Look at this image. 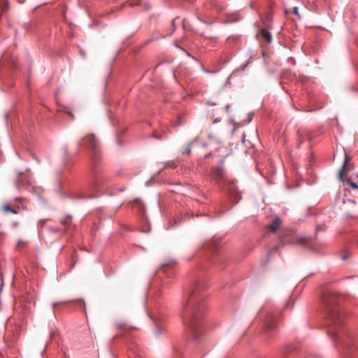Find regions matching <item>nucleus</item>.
Wrapping results in <instances>:
<instances>
[{"mask_svg":"<svg viewBox=\"0 0 358 358\" xmlns=\"http://www.w3.org/2000/svg\"><path fill=\"white\" fill-rule=\"evenodd\" d=\"M17 1L20 3H23L25 0H17Z\"/></svg>","mask_w":358,"mask_h":358,"instance_id":"a19ab883","label":"nucleus"},{"mask_svg":"<svg viewBox=\"0 0 358 358\" xmlns=\"http://www.w3.org/2000/svg\"><path fill=\"white\" fill-rule=\"evenodd\" d=\"M154 137L157 139H162L163 138V136H157V135H155Z\"/></svg>","mask_w":358,"mask_h":358,"instance_id":"72a5a7b5","label":"nucleus"},{"mask_svg":"<svg viewBox=\"0 0 358 358\" xmlns=\"http://www.w3.org/2000/svg\"><path fill=\"white\" fill-rule=\"evenodd\" d=\"M203 147H206V146H207V143H203Z\"/></svg>","mask_w":358,"mask_h":358,"instance_id":"c03bdc74","label":"nucleus"},{"mask_svg":"<svg viewBox=\"0 0 358 358\" xmlns=\"http://www.w3.org/2000/svg\"><path fill=\"white\" fill-rule=\"evenodd\" d=\"M65 197H68V198H70L71 199H74V200H79V199H90V198H92V196H87L83 193H80V194H73L71 195H69V196H65Z\"/></svg>","mask_w":358,"mask_h":358,"instance_id":"f8f14e48","label":"nucleus"},{"mask_svg":"<svg viewBox=\"0 0 358 358\" xmlns=\"http://www.w3.org/2000/svg\"><path fill=\"white\" fill-rule=\"evenodd\" d=\"M155 326H156V329L155 330V332H154L155 335V336H159L160 335H162L164 333V329L157 323H156Z\"/></svg>","mask_w":358,"mask_h":358,"instance_id":"2eb2a0df","label":"nucleus"},{"mask_svg":"<svg viewBox=\"0 0 358 358\" xmlns=\"http://www.w3.org/2000/svg\"><path fill=\"white\" fill-rule=\"evenodd\" d=\"M140 3V0H134V2L132 3V5H137Z\"/></svg>","mask_w":358,"mask_h":358,"instance_id":"f704fd0d","label":"nucleus"},{"mask_svg":"<svg viewBox=\"0 0 358 358\" xmlns=\"http://www.w3.org/2000/svg\"><path fill=\"white\" fill-rule=\"evenodd\" d=\"M204 282H197L192 285L184 296L180 315L184 325L191 330L193 338L197 340L202 334L203 317L207 310Z\"/></svg>","mask_w":358,"mask_h":358,"instance_id":"f03ea898","label":"nucleus"},{"mask_svg":"<svg viewBox=\"0 0 358 358\" xmlns=\"http://www.w3.org/2000/svg\"><path fill=\"white\" fill-rule=\"evenodd\" d=\"M162 294V292L160 289H157L155 291L154 295L156 299L159 298Z\"/></svg>","mask_w":358,"mask_h":358,"instance_id":"393cba45","label":"nucleus"},{"mask_svg":"<svg viewBox=\"0 0 358 358\" xmlns=\"http://www.w3.org/2000/svg\"><path fill=\"white\" fill-rule=\"evenodd\" d=\"M77 303L78 304H79L80 306H83L85 307V301H83V299H78L77 300Z\"/></svg>","mask_w":358,"mask_h":358,"instance_id":"cd10ccee","label":"nucleus"},{"mask_svg":"<svg viewBox=\"0 0 358 358\" xmlns=\"http://www.w3.org/2000/svg\"><path fill=\"white\" fill-rule=\"evenodd\" d=\"M115 326H116L117 328L120 329V328H122V327L124 326V324L116 322L115 323Z\"/></svg>","mask_w":358,"mask_h":358,"instance_id":"7c9ffc66","label":"nucleus"},{"mask_svg":"<svg viewBox=\"0 0 358 358\" xmlns=\"http://www.w3.org/2000/svg\"><path fill=\"white\" fill-rule=\"evenodd\" d=\"M134 203L136 207L138 208L142 213H144V205L142 201L139 199H134Z\"/></svg>","mask_w":358,"mask_h":358,"instance_id":"4468645a","label":"nucleus"},{"mask_svg":"<svg viewBox=\"0 0 358 358\" xmlns=\"http://www.w3.org/2000/svg\"><path fill=\"white\" fill-rule=\"evenodd\" d=\"M62 150H63V152H64V155L66 156L67 155V147H66V145H64L62 147Z\"/></svg>","mask_w":358,"mask_h":358,"instance_id":"c85d7f7f","label":"nucleus"},{"mask_svg":"<svg viewBox=\"0 0 358 358\" xmlns=\"http://www.w3.org/2000/svg\"><path fill=\"white\" fill-rule=\"evenodd\" d=\"M250 63V59H249L246 63H245L244 64L241 65L238 69L235 70L234 71V73H235L237 71H240L241 72L244 71Z\"/></svg>","mask_w":358,"mask_h":358,"instance_id":"aec40b11","label":"nucleus"},{"mask_svg":"<svg viewBox=\"0 0 358 358\" xmlns=\"http://www.w3.org/2000/svg\"><path fill=\"white\" fill-rule=\"evenodd\" d=\"M26 244V242L22 239H20L17 243H16V245H15V250H20V247L22 245H24Z\"/></svg>","mask_w":358,"mask_h":358,"instance_id":"6ab92c4d","label":"nucleus"},{"mask_svg":"<svg viewBox=\"0 0 358 358\" xmlns=\"http://www.w3.org/2000/svg\"><path fill=\"white\" fill-rule=\"evenodd\" d=\"M267 27V25H265ZM262 35L264 37V38L268 43H271L272 41V34L268 30L267 27L262 29Z\"/></svg>","mask_w":358,"mask_h":358,"instance_id":"9b49d317","label":"nucleus"},{"mask_svg":"<svg viewBox=\"0 0 358 358\" xmlns=\"http://www.w3.org/2000/svg\"><path fill=\"white\" fill-rule=\"evenodd\" d=\"M78 145L87 148L90 150L91 157V188L94 191H100L103 189L109 182L110 178L103 173L96 169V166L101 160V155L99 151V142L94 134L85 136L82 142H78Z\"/></svg>","mask_w":358,"mask_h":358,"instance_id":"7ed1b4c3","label":"nucleus"},{"mask_svg":"<svg viewBox=\"0 0 358 358\" xmlns=\"http://www.w3.org/2000/svg\"><path fill=\"white\" fill-rule=\"evenodd\" d=\"M289 302H287V303L286 304V306H287V307H288V306H289Z\"/></svg>","mask_w":358,"mask_h":358,"instance_id":"603ef678","label":"nucleus"},{"mask_svg":"<svg viewBox=\"0 0 358 358\" xmlns=\"http://www.w3.org/2000/svg\"><path fill=\"white\" fill-rule=\"evenodd\" d=\"M221 245V241L220 238L213 237V238L206 241L204 243L205 250H208L212 252H216L218 250Z\"/></svg>","mask_w":358,"mask_h":358,"instance_id":"423d86ee","label":"nucleus"},{"mask_svg":"<svg viewBox=\"0 0 358 358\" xmlns=\"http://www.w3.org/2000/svg\"><path fill=\"white\" fill-rule=\"evenodd\" d=\"M204 72H206V73H213V71H210V70H206V69H204Z\"/></svg>","mask_w":358,"mask_h":358,"instance_id":"e433bc0d","label":"nucleus"},{"mask_svg":"<svg viewBox=\"0 0 358 358\" xmlns=\"http://www.w3.org/2000/svg\"><path fill=\"white\" fill-rule=\"evenodd\" d=\"M212 175L214 180H215L216 182L219 183L220 180L224 179V171L223 167L217 166L214 168L212 171Z\"/></svg>","mask_w":358,"mask_h":358,"instance_id":"0eeeda50","label":"nucleus"},{"mask_svg":"<svg viewBox=\"0 0 358 358\" xmlns=\"http://www.w3.org/2000/svg\"><path fill=\"white\" fill-rule=\"evenodd\" d=\"M200 35L201 36L204 37L205 38H208V39H210V40H215V39L217 38V37L215 36L207 35V34H204L203 33L200 34Z\"/></svg>","mask_w":358,"mask_h":358,"instance_id":"5701e85b","label":"nucleus"},{"mask_svg":"<svg viewBox=\"0 0 358 358\" xmlns=\"http://www.w3.org/2000/svg\"><path fill=\"white\" fill-rule=\"evenodd\" d=\"M310 240V238L297 236L294 238V240L292 243L293 244L307 246Z\"/></svg>","mask_w":358,"mask_h":358,"instance_id":"6e6552de","label":"nucleus"},{"mask_svg":"<svg viewBox=\"0 0 358 358\" xmlns=\"http://www.w3.org/2000/svg\"><path fill=\"white\" fill-rule=\"evenodd\" d=\"M209 3L213 6H219L216 0H208Z\"/></svg>","mask_w":358,"mask_h":358,"instance_id":"bb28decb","label":"nucleus"},{"mask_svg":"<svg viewBox=\"0 0 358 358\" xmlns=\"http://www.w3.org/2000/svg\"><path fill=\"white\" fill-rule=\"evenodd\" d=\"M80 53L83 55V57H85L84 52H83V51H80Z\"/></svg>","mask_w":358,"mask_h":358,"instance_id":"de8ad7c7","label":"nucleus"},{"mask_svg":"<svg viewBox=\"0 0 358 358\" xmlns=\"http://www.w3.org/2000/svg\"><path fill=\"white\" fill-rule=\"evenodd\" d=\"M181 20L179 17H176L175 19H173L172 20V27H173V30H172V32H174L176 29V22H180Z\"/></svg>","mask_w":358,"mask_h":358,"instance_id":"a211bd4d","label":"nucleus"},{"mask_svg":"<svg viewBox=\"0 0 358 358\" xmlns=\"http://www.w3.org/2000/svg\"><path fill=\"white\" fill-rule=\"evenodd\" d=\"M349 201L351 202L352 203H354V204H356V201L355 200H351V199H349Z\"/></svg>","mask_w":358,"mask_h":358,"instance_id":"ea45409f","label":"nucleus"},{"mask_svg":"<svg viewBox=\"0 0 358 358\" xmlns=\"http://www.w3.org/2000/svg\"><path fill=\"white\" fill-rule=\"evenodd\" d=\"M0 9L1 10V14L7 11L8 9V0H0Z\"/></svg>","mask_w":358,"mask_h":358,"instance_id":"ddd939ff","label":"nucleus"},{"mask_svg":"<svg viewBox=\"0 0 358 358\" xmlns=\"http://www.w3.org/2000/svg\"><path fill=\"white\" fill-rule=\"evenodd\" d=\"M17 225H18V223H17V222H14L13 223V227H16Z\"/></svg>","mask_w":358,"mask_h":358,"instance_id":"4c0bfd02","label":"nucleus"},{"mask_svg":"<svg viewBox=\"0 0 358 358\" xmlns=\"http://www.w3.org/2000/svg\"><path fill=\"white\" fill-rule=\"evenodd\" d=\"M293 12L295 15H296L299 17H300V15L299 13V8L297 6L294 7Z\"/></svg>","mask_w":358,"mask_h":358,"instance_id":"a878e982","label":"nucleus"},{"mask_svg":"<svg viewBox=\"0 0 358 358\" xmlns=\"http://www.w3.org/2000/svg\"><path fill=\"white\" fill-rule=\"evenodd\" d=\"M317 230H318V231H319V230H322V229H322V227L321 225H317Z\"/></svg>","mask_w":358,"mask_h":358,"instance_id":"c9c22d12","label":"nucleus"},{"mask_svg":"<svg viewBox=\"0 0 358 358\" xmlns=\"http://www.w3.org/2000/svg\"><path fill=\"white\" fill-rule=\"evenodd\" d=\"M80 53L83 55V57H85L84 52H83V51H80Z\"/></svg>","mask_w":358,"mask_h":358,"instance_id":"a18cd8bd","label":"nucleus"},{"mask_svg":"<svg viewBox=\"0 0 358 358\" xmlns=\"http://www.w3.org/2000/svg\"><path fill=\"white\" fill-rule=\"evenodd\" d=\"M198 19L199 21H201V22L204 23V24H211L212 23L211 22H206L205 20H202L201 18L199 17H198Z\"/></svg>","mask_w":358,"mask_h":358,"instance_id":"2f4dec72","label":"nucleus"},{"mask_svg":"<svg viewBox=\"0 0 358 358\" xmlns=\"http://www.w3.org/2000/svg\"><path fill=\"white\" fill-rule=\"evenodd\" d=\"M15 186L17 188H19L20 186L21 185V181L20 179L17 180L15 182Z\"/></svg>","mask_w":358,"mask_h":358,"instance_id":"c756f323","label":"nucleus"},{"mask_svg":"<svg viewBox=\"0 0 358 358\" xmlns=\"http://www.w3.org/2000/svg\"><path fill=\"white\" fill-rule=\"evenodd\" d=\"M118 191H120V192H123V191H124V189H123V188L118 189Z\"/></svg>","mask_w":358,"mask_h":358,"instance_id":"37998d69","label":"nucleus"},{"mask_svg":"<svg viewBox=\"0 0 358 358\" xmlns=\"http://www.w3.org/2000/svg\"><path fill=\"white\" fill-rule=\"evenodd\" d=\"M343 260H345V259H346L345 256H343Z\"/></svg>","mask_w":358,"mask_h":358,"instance_id":"09e8293b","label":"nucleus"},{"mask_svg":"<svg viewBox=\"0 0 358 358\" xmlns=\"http://www.w3.org/2000/svg\"><path fill=\"white\" fill-rule=\"evenodd\" d=\"M3 210L6 212H10L13 214H17V211L13 208H12L9 205H4L3 207Z\"/></svg>","mask_w":358,"mask_h":358,"instance_id":"f3484780","label":"nucleus"},{"mask_svg":"<svg viewBox=\"0 0 358 358\" xmlns=\"http://www.w3.org/2000/svg\"><path fill=\"white\" fill-rule=\"evenodd\" d=\"M71 221V216L70 215H67L65 216L64 219L61 220V223L64 226H69Z\"/></svg>","mask_w":358,"mask_h":358,"instance_id":"dca6fc26","label":"nucleus"},{"mask_svg":"<svg viewBox=\"0 0 358 358\" xmlns=\"http://www.w3.org/2000/svg\"><path fill=\"white\" fill-rule=\"evenodd\" d=\"M12 63H13V65L14 66H15V64L14 63V62H12Z\"/></svg>","mask_w":358,"mask_h":358,"instance_id":"8fccbe9b","label":"nucleus"},{"mask_svg":"<svg viewBox=\"0 0 358 358\" xmlns=\"http://www.w3.org/2000/svg\"><path fill=\"white\" fill-rule=\"evenodd\" d=\"M342 297L335 293L324 295L322 303L328 320V335L344 358H358V343L345 327L340 303Z\"/></svg>","mask_w":358,"mask_h":358,"instance_id":"f257e3e1","label":"nucleus"},{"mask_svg":"<svg viewBox=\"0 0 358 358\" xmlns=\"http://www.w3.org/2000/svg\"><path fill=\"white\" fill-rule=\"evenodd\" d=\"M226 109L228 110L229 109V106H226Z\"/></svg>","mask_w":358,"mask_h":358,"instance_id":"3c124183","label":"nucleus"},{"mask_svg":"<svg viewBox=\"0 0 358 358\" xmlns=\"http://www.w3.org/2000/svg\"><path fill=\"white\" fill-rule=\"evenodd\" d=\"M264 331L265 333L273 332L276 328V318L273 313H268L264 320Z\"/></svg>","mask_w":358,"mask_h":358,"instance_id":"20e7f679","label":"nucleus"},{"mask_svg":"<svg viewBox=\"0 0 358 358\" xmlns=\"http://www.w3.org/2000/svg\"><path fill=\"white\" fill-rule=\"evenodd\" d=\"M266 22H270L271 20V17L269 15H267L266 17H265V20L264 21V23H266Z\"/></svg>","mask_w":358,"mask_h":358,"instance_id":"473e14b6","label":"nucleus"},{"mask_svg":"<svg viewBox=\"0 0 358 358\" xmlns=\"http://www.w3.org/2000/svg\"><path fill=\"white\" fill-rule=\"evenodd\" d=\"M348 160V157L347 155L345 154V161L341 169L339 171V178L342 182H344L345 185H350L353 189H355L358 188V185L355 182L350 179H348L346 180H344V172L346 169Z\"/></svg>","mask_w":358,"mask_h":358,"instance_id":"39448f33","label":"nucleus"},{"mask_svg":"<svg viewBox=\"0 0 358 358\" xmlns=\"http://www.w3.org/2000/svg\"><path fill=\"white\" fill-rule=\"evenodd\" d=\"M80 53L83 55V57H85L84 52H83V51H80Z\"/></svg>","mask_w":358,"mask_h":358,"instance_id":"49530a36","label":"nucleus"},{"mask_svg":"<svg viewBox=\"0 0 358 358\" xmlns=\"http://www.w3.org/2000/svg\"><path fill=\"white\" fill-rule=\"evenodd\" d=\"M198 141H199V138H195L186 147L183 148L181 150V152L183 155H189L191 153V151H192V145L194 143L198 142Z\"/></svg>","mask_w":358,"mask_h":358,"instance_id":"9d476101","label":"nucleus"},{"mask_svg":"<svg viewBox=\"0 0 358 358\" xmlns=\"http://www.w3.org/2000/svg\"><path fill=\"white\" fill-rule=\"evenodd\" d=\"M230 80H231V76L228 77L227 83L229 84L230 83Z\"/></svg>","mask_w":358,"mask_h":358,"instance_id":"58836bf2","label":"nucleus"},{"mask_svg":"<svg viewBox=\"0 0 358 358\" xmlns=\"http://www.w3.org/2000/svg\"><path fill=\"white\" fill-rule=\"evenodd\" d=\"M281 224V220L278 216L275 217L272 222L268 226V228L273 233H275L280 227Z\"/></svg>","mask_w":358,"mask_h":358,"instance_id":"1a4fd4ad","label":"nucleus"},{"mask_svg":"<svg viewBox=\"0 0 358 358\" xmlns=\"http://www.w3.org/2000/svg\"><path fill=\"white\" fill-rule=\"evenodd\" d=\"M70 301H62V302H55L52 303V311L53 313H55V310L56 308V307L59 305V304H62V303H69Z\"/></svg>","mask_w":358,"mask_h":358,"instance_id":"4be33fe9","label":"nucleus"},{"mask_svg":"<svg viewBox=\"0 0 358 358\" xmlns=\"http://www.w3.org/2000/svg\"><path fill=\"white\" fill-rule=\"evenodd\" d=\"M17 173L20 175V176H22L23 174V172L22 171H18Z\"/></svg>","mask_w":358,"mask_h":358,"instance_id":"79ce46f5","label":"nucleus"},{"mask_svg":"<svg viewBox=\"0 0 358 358\" xmlns=\"http://www.w3.org/2000/svg\"><path fill=\"white\" fill-rule=\"evenodd\" d=\"M234 194L236 199H237L236 202H238L241 199L240 194L238 192H231L230 193L231 196H234Z\"/></svg>","mask_w":358,"mask_h":358,"instance_id":"b1692460","label":"nucleus"},{"mask_svg":"<svg viewBox=\"0 0 358 358\" xmlns=\"http://www.w3.org/2000/svg\"><path fill=\"white\" fill-rule=\"evenodd\" d=\"M180 219H175L173 220V223H171V222L169 223L168 229L172 228L174 226H177L180 223Z\"/></svg>","mask_w":358,"mask_h":358,"instance_id":"412c9836","label":"nucleus"}]
</instances>
